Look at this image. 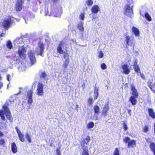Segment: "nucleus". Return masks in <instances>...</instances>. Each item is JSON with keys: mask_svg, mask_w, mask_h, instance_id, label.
I'll list each match as a JSON object with an SVG mask.
<instances>
[{"mask_svg": "<svg viewBox=\"0 0 155 155\" xmlns=\"http://www.w3.org/2000/svg\"><path fill=\"white\" fill-rule=\"evenodd\" d=\"M135 144L136 142L135 140H130L128 144V147H133Z\"/></svg>", "mask_w": 155, "mask_h": 155, "instance_id": "22", "label": "nucleus"}, {"mask_svg": "<svg viewBox=\"0 0 155 155\" xmlns=\"http://www.w3.org/2000/svg\"><path fill=\"white\" fill-rule=\"evenodd\" d=\"M98 89L96 87H95L94 89V100H96L97 97L98 96Z\"/></svg>", "mask_w": 155, "mask_h": 155, "instance_id": "19", "label": "nucleus"}, {"mask_svg": "<svg viewBox=\"0 0 155 155\" xmlns=\"http://www.w3.org/2000/svg\"><path fill=\"white\" fill-rule=\"evenodd\" d=\"M63 53L64 54V57L65 59V60L68 59L69 60L68 54L67 53H65L64 52Z\"/></svg>", "mask_w": 155, "mask_h": 155, "instance_id": "38", "label": "nucleus"}, {"mask_svg": "<svg viewBox=\"0 0 155 155\" xmlns=\"http://www.w3.org/2000/svg\"><path fill=\"white\" fill-rule=\"evenodd\" d=\"M149 116L153 119H155V113L152 109H149L148 110Z\"/></svg>", "mask_w": 155, "mask_h": 155, "instance_id": "16", "label": "nucleus"}, {"mask_svg": "<svg viewBox=\"0 0 155 155\" xmlns=\"http://www.w3.org/2000/svg\"><path fill=\"white\" fill-rule=\"evenodd\" d=\"M3 83L1 82H0V89L3 87Z\"/></svg>", "mask_w": 155, "mask_h": 155, "instance_id": "56", "label": "nucleus"}, {"mask_svg": "<svg viewBox=\"0 0 155 155\" xmlns=\"http://www.w3.org/2000/svg\"><path fill=\"white\" fill-rule=\"evenodd\" d=\"M84 86H85V84H84V83L82 85V87L83 88H84Z\"/></svg>", "mask_w": 155, "mask_h": 155, "instance_id": "62", "label": "nucleus"}, {"mask_svg": "<svg viewBox=\"0 0 155 155\" xmlns=\"http://www.w3.org/2000/svg\"><path fill=\"white\" fill-rule=\"evenodd\" d=\"M145 15L146 18L147 20L149 21H150L151 20V18L147 13H146Z\"/></svg>", "mask_w": 155, "mask_h": 155, "instance_id": "32", "label": "nucleus"}, {"mask_svg": "<svg viewBox=\"0 0 155 155\" xmlns=\"http://www.w3.org/2000/svg\"><path fill=\"white\" fill-rule=\"evenodd\" d=\"M140 75L141 77L143 79H145V75L141 73L140 72Z\"/></svg>", "mask_w": 155, "mask_h": 155, "instance_id": "50", "label": "nucleus"}, {"mask_svg": "<svg viewBox=\"0 0 155 155\" xmlns=\"http://www.w3.org/2000/svg\"><path fill=\"white\" fill-rule=\"evenodd\" d=\"M148 131V129L147 126H145L143 128V131L147 133Z\"/></svg>", "mask_w": 155, "mask_h": 155, "instance_id": "41", "label": "nucleus"}, {"mask_svg": "<svg viewBox=\"0 0 155 155\" xmlns=\"http://www.w3.org/2000/svg\"><path fill=\"white\" fill-rule=\"evenodd\" d=\"M26 139H27L29 143H31V137H28Z\"/></svg>", "mask_w": 155, "mask_h": 155, "instance_id": "54", "label": "nucleus"}, {"mask_svg": "<svg viewBox=\"0 0 155 155\" xmlns=\"http://www.w3.org/2000/svg\"><path fill=\"white\" fill-rule=\"evenodd\" d=\"M94 113L95 114H98L99 112L100 108L97 105H95L94 107Z\"/></svg>", "mask_w": 155, "mask_h": 155, "instance_id": "26", "label": "nucleus"}, {"mask_svg": "<svg viewBox=\"0 0 155 155\" xmlns=\"http://www.w3.org/2000/svg\"><path fill=\"white\" fill-rule=\"evenodd\" d=\"M109 108V107L107 104H106L104 105L102 112V114L104 116H105L107 115V112Z\"/></svg>", "mask_w": 155, "mask_h": 155, "instance_id": "14", "label": "nucleus"}, {"mask_svg": "<svg viewBox=\"0 0 155 155\" xmlns=\"http://www.w3.org/2000/svg\"><path fill=\"white\" fill-rule=\"evenodd\" d=\"M78 28L81 32L84 31V28L83 26V22L81 21L79 23L78 25Z\"/></svg>", "mask_w": 155, "mask_h": 155, "instance_id": "20", "label": "nucleus"}, {"mask_svg": "<svg viewBox=\"0 0 155 155\" xmlns=\"http://www.w3.org/2000/svg\"><path fill=\"white\" fill-rule=\"evenodd\" d=\"M121 67L123 70V72L125 74H129L130 71L128 68L129 66L127 64H124L121 66Z\"/></svg>", "mask_w": 155, "mask_h": 155, "instance_id": "12", "label": "nucleus"}, {"mask_svg": "<svg viewBox=\"0 0 155 155\" xmlns=\"http://www.w3.org/2000/svg\"><path fill=\"white\" fill-rule=\"evenodd\" d=\"M6 78H7V80L8 81H10V79H11V76L10 75H8L7 76Z\"/></svg>", "mask_w": 155, "mask_h": 155, "instance_id": "51", "label": "nucleus"}, {"mask_svg": "<svg viewBox=\"0 0 155 155\" xmlns=\"http://www.w3.org/2000/svg\"><path fill=\"white\" fill-rule=\"evenodd\" d=\"M101 68L103 69H105L107 68L106 65L104 63H103L101 64Z\"/></svg>", "mask_w": 155, "mask_h": 155, "instance_id": "43", "label": "nucleus"}, {"mask_svg": "<svg viewBox=\"0 0 155 155\" xmlns=\"http://www.w3.org/2000/svg\"><path fill=\"white\" fill-rule=\"evenodd\" d=\"M54 2L57 3L58 0H52Z\"/></svg>", "mask_w": 155, "mask_h": 155, "instance_id": "60", "label": "nucleus"}, {"mask_svg": "<svg viewBox=\"0 0 155 155\" xmlns=\"http://www.w3.org/2000/svg\"><path fill=\"white\" fill-rule=\"evenodd\" d=\"M99 53L98 57L100 58H102L104 56V54L102 51H100L99 52H98Z\"/></svg>", "mask_w": 155, "mask_h": 155, "instance_id": "39", "label": "nucleus"}, {"mask_svg": "<svg viewBox=\"0 0 155 155\" xmlns=\"http://www.w3.org/2000/svg\"><path fill=\"white\" fill-rule=\"evenodd\" d=\"M28 55L31 61V65L34 64L36 62V59L34 52L31 50H30L28 52Z\"/></svg>", "mask_w": 155, "mask_h": 155, "instance_id": "6", "label": "nucleus"}, {"mask_svg": "<svg viewBox=\"0 0 155 155\" xmlns=\"http://www.w3.org/2000/svg\"><path fill=\"white\" fill-rule=\"evenodd\" d=\"M29 137L30 136L27 133H26L25 136V137L26 138H27L28 137Z\"/></svg>", "mask_w": 155, "mask_h": 155, "instance_id": "58", "label": "nucleus"}, {"mask_svg": "<svg viewBox=\"0 0 155 155\" xmlns=\"http://www.w3.org/2000/svg\"><path fill=\"white\" fill-rule=\"evenodd\" d=\"M19 140L22 142H24L25 140L24 137V135L21 133V132L18 134Z\"/></svg>", "mask_w": 155, "mask_h": 155, "instance_id": "24", "label": "nucleus"}, {"mask_svg": "<svg viewBox=\"0 0 155 155\" xmlns=\"http://www.w3.org/2000/svg\"><path fill=\"white\" fill-rule=\"evenodd\" d=\"M6 46L7 48L9 49H11L12 48V43L10 41H8L6 43Z\"/></svg>", "mask_w": 155, "mask_h": 155, "instance_id": "27", "label": "nucleus"}, {"mask_svg": "<svg viewBox=\"0 0 155 155\" xmlns=\"http://www.w3.org/2000/svg\"><path fill=\"white\" fill-rule=\"evenodd\" d=\"M33 91H30L28 92L27 96L28 97H32Z\"/></svg>", "mask_w": 155, "mask_h": 155, "instance_id": "35", "label": "nucleus"}, {"mask_svg": "<svg viewBox=\"0 0 155 155\" xmlns=\"http://www.w3.org/2000/svg\"><path fill=\"white\" fill-rule=\"evenodd\" d=\"M90 140L89 136H87L81 142V145L83 150L82 155H89L87 148L88 143Z\"/></svg>", "mask_w": 155, "mask_h": 155, "instance_id": "2", "label": "nucleus"}, {"mask_svg": "<svg viewBox=\"0 0 155 155\" xmlns=\"http://www.w3.org/2000/svg\"><path fill=\"white\" fill-rule=\"evenodd\" d=\"M24 2V0H18L15 5V8L17 11H20L22 8V4Z\"/></svg>", "mask_w": 155, "mask_h": 155, "instance_id": "9", "label": "nucleus"}, {"mask_svg": "<svg viewBox=\"0 0 155 155\" xmlns=\"http://www.w3.org/2000/svg\"><path fill=\"white\" fill-rule=\"evenodd\" d=\"M84 13H81L80 15V18L83 20H84Z\"/></svg>", "mask_w": 155, "mask_h": 155, "instance_id": "42", "label": "nucleus"}, {"mask_svg": "<svg viewBox=\"0 0 155 155\" xmlns=\"http://www.w3.org/2000/svg\"><path fill=\"white\" fill-rule=\"evenodd\" d=\"M134 39L132 36H127L126 37V42L128 46H132L134 42Z\"/></svg>", "mask_w": 155, "mask_h": 155, "instance_id": "10", "label": "nucleus"}, {"mask_svg": "<svg viewBox=\"0 0 155 155\" xmlns=\"http://www.w3.org/2000/svg\"><path fill=\"white\" fill-rule=\"evenodd\" d=\"M130 140V139L128 137H126L125 139H124V141L125 143H128Z\"/></svg>", "mask_w": 155, "mask_h": 155, "instance_id": "40", "label": "nucleus"}, {"mask_svg": "<svg viewBox=\"0 0 155 155\" xmlns=\"http://www.w3.org/2000/svg\"><path fill=\"white\" fill-rule=\"evenodd\" d=\"M125 14L128 17H131L133 14V9L128 5H127L125 8Z\"/></svg>", "mask_w": 155, "mask_h": 155, "instance_id": "7", "label": "nucleus"}, {"mask_svg": "<svg viewBox=\"0 0 155 155\" xmlns=\"http://www.w3.org/2000/svg\"><path fill=\"white\" fill-rule=\"evenodd\" d=\"M136 97L134 96H131L130 98L129 101L133 105L136 104L137 102V100Z\"/></svg>", "mask_w": 155, "mask_h": 155, "instance_id": "15", "label": "nucleus"}, {"mask_svg": "<svg viewBox=\"0 0 155 155\" xmlns=\"http://www.w3.org/2000/svg\"><path fill=\"white\" fill-rule=\"evenodd\" d=\"M154 133L155 134V124H154Z\"/></svg>", "mask_w": 155, "mask_h": 155, "instance_id": "63", "label": "nucleus"}, {"mask_svg": "<svg viewBox=\"0 0 155 155\" xmlns=\"http://www.w3.org/2000/svg\"><path fill=\"white\" fill-rule=\"evenodd\" d=\"M130 89L132 91V94L133 96H135L136 97H138V94L137 89L135 88L133 84H131L130 86Z\"/></svg>", "mask_w": 155, "mask_h": 155, "instance_id": "11", "label": "nucleus"}, {"mask_svg": "<svg viewBox=\"0 0 155 155\" xmlns=\"http://www.w3.org/2000/svg\"><path fill=\"white\" fill-rule=\"evenodd\" d=\"M46 76V74L44 72H42L40 75V77L43 78H45Z\"/></svg>", "mask_w": 155, "mask_h": 155, "instance_id": "44", "label": "nucleus"}, {"mask_svg": "<svg viewBox=\"0 0 155 155\" xmlns=\"http://www.w3.org/2000/svg\"><path fill=\"white\" fill-rule=\"evenodd\" d=\"M114 155H120L119 150L117 148H116L114 151Z\"/></svg>", "mask_w": 155, "mask_h": 155, "instance_id": "34", "label": "nucleus"}, {"mask_svg": "<svg viewBox=\"0 0 155 155\" xmlns=\"http://www.w3.org/2000/svg\"><path fill=\"white\" fill-rule=\"evenodd\" d=\"M15 129L16 130L18 134L21 132L20 130L18 129L17 127H15Z\"/></svg>", "mask_w": 155, "mask_h": 155, "instance_id": "52", "label": "nucleus"}, {"mask_svg": "<svg viewBox=\"0 0 155 155\" xmlns=\"http://www.w3.org/2000/svg\"><path fill=\"white\" fill-rule=\"evenodd\" d=\"M5 143V141L4 139H1L0 140V144L3 145Z\"/></svg>", "mask_w": 155, "mask_h": 155, "instance_id": "48", "label": "nucleus"}, {"mask_svg": "<svg viewBox=\"0 0 155 155\" xmlns=\"http://www.w3.org/2000/svg\"><path fill=\"white\" fill-rule=\"evenodd\" d=\"M66 44L62 42H61L58 45V47H60L63 49H64L66 47Z\"/></svg>", "mask_w": 155, "mask_h": 155, "instance_id": "28", "label": "nucleus"}, {"mask_svg": "<svg viewBox=\"0 0 155 155\" xmlns=\"http://www.w3.org/2000/svg\"><path fill=\"white\" fill-rule=\"evenodd\" d=\"M11 149L12 152L14 153H16L17 151V147L15 143H13L11 145Z\"/></svg>", "mask_w": 155, "mask_h": 155, "instance_id": "17", "label": "nucleus"}, {"mask_svg": "<svg viewBox=\"0 0 155 155\" xmlns=\"http://www.w3.org/2000/svg\"><path fill=\"white\" fill-rule=\"evenodd\" d=\"M93 118L95 120H97L98 119L97 115V114H95L93 116Z\"/></svg>", "mask_w": 155, "mask_h": 155, "instance_id": "47", "label": "nucleus"}, {"mask_svg": "<svg viewBox=\"0 0 155 155\" xmlns=\"http://www.w3.org/2000/svg\"><path fill=\"white\" fill-rule=\"evenodd\" d=\"M91 15H92V20H93V19H95L96 18V16L95 14H94L93 13H92L90 15V16H91Z\"/></svg>", "mask_w": 155, "mask_h": 155, "instance_id": "49", "label": "nucleus"}, {"mask_svg": "<svg viewBox=\"0 0 155 155\" xmlns=\"http://www.w3.org/2000/svg\"><path fill=\"white\" fill-rule=\"evenodd\" d=\"M63 49L60 47H58L57 48V51L60 54H61L64 53V51L63 50Z\"/></svg>", "mask_w": 155, "mask_h": 155, "instance_id": "30", "label": "nucleus"}, {"mask_svg": "<svg viewBox=\"0 0 155 155\" xmlns=\"http://www.w3.org/2000/svg\"><path fill=\"white\" fill-rule=\"evenodd\" d=\"M134 69L135 71L137 73H138L139 71L140 72V68L137 65H135Z\"/></svg>", "mask_w": 155, "mask_h": 155, "instance_id": "33", "label": "nucleus"}, {"mask_svg": "<svg viewBox=\"0 0 155 155\" xmlns=\"http://www.w3.org/2000/svg\"><path fill=\"white\" fill-rule=\"evenodd\" d=\"M86 3L88 5L90 6L93 4V2L92 0H87Z\"/></svg>", "mask_w": 155, "mask_h": 155, "instance_id": "37", "label": "nucleus"}, {"mask_svg": "<svg viewBox=\"0 0 155 155\" xmlns=\"http://www.w3.org/2000/svg\"><path fill=\"white\" fill-rule=\"evenodd\" d=\"M94 123L92 122H91L88 124L87 125V127L88 128H91L94 127Z\"/></svg>", "mask_w": 155, "mask_h": 155, "instance_id": "31", "label": "nucleus"}, {"mask_svg": "<svg viewBox=\"0 0 155 155\" xmlns=\"http://www.w3.org/2000/svg\"><path fill=\"white\" fill-rule=\"evenodd\" d=\"M131 110H128V113L130 116L131 115Z\"/></svg>", "mask_w": 155, "mask_h": 155, "instance_id": "57", "label": "nucleus"}, {"mask_svg": "<svg viewBox=\"0 0 155 155\" xmlns=\"http://www.w3.org/2000/svg\"><path fill=\"white\" fill-rule=\"evenodd\" d=\"M21 68L20 67H19V70L21 71H24L25 69L24 68V69H22V68H21Z\"/></svg>", "mask_w": 155, "mask_h": 155, "instance_id": "59", "label": "nucleus"}, {"mask_svg": "<svg viewBox=\"0 0 155 155\" xmlns=\"http://www.w3.org/2000/svg\"><path fill=\"white\" fill-rule=\"evenodd\" d=\"M3 35H4V34H2V33L0 35V36H1V37H2V36H3Z\"/></svg>", "mask_w": 155, "mask_h": 155, "instance_id": "64", "label": "nucleus"}, {"mask_svg": "<svg viewBox=\"0 0 155 155\" xmlns=\"http://www.w3.org/2000/svg\"><path fill=\"white\" fill-rule=\"evenodd\" d=\"M123 127L124 129V130L125 131L127 129V127L126 124L125 123H124Z\"/></svg>", "mask_w": 155, "mask_h": 155, "instance_id": "46", "label": "nucleus"}, {"mask_svg": "<svg viewBox=\"0 0 155 155\" xmlns=\"http://www.w3.org/2000/svg\"><path fill=\"white\" fill-rule=\"evenodd\" d=\"M23 38L21 37L20 38H19L15 40V41L19 44L21 43L22 42H23Z\"/></svg>", "mask_w": 155, "mask_h": 155, "instance_id": "29", "label": "nucleus"}, {"mask_svg": "<svg viewBox=\"0 0 155 155\" xmlns=\"http://www.w3.org/2000/svg\"><path fill=\"white\" fill-rule=\"evenodd\" d=\"M88 103L89 104L91 105L93 104V100L92 98H90L88 99Z\"/></svg>", "mask_w": 155, "mask_h": 155, "instance_id": "45", "label": "nucleus"}, {"mask_svg": "<svg viewBox=\"0 0 155 155\" xmlns=\"http://www.w3.org/2000/svg\"><path fill=\"white\" fill-rule=\"evenodd\" d=\"M146 140L147 141V142L148 143H150L151 142V140L150 138H148L146 139Z\"/></svg>", "mask_w": 155, "mask_h": 155, "instance_id": "55", "label": "nucleus"}, {"mask_svg": "<svg viewBox=\"0 0 155 155\" xmlns=\"http://www.w3.org/2000/svg\"><path fill=\"white\" fill-rule=\"evenodd\" d=\"M69 60L68 59H66L64 61V63L62 65V67L64 68H66L69 64Z\"/></svg>", "mask_w": 155, "mask_h": 155, "instance_id": "23", "label": "nucleus"}, {"mask_svg": "<svg viewBox=\"0 0 155 155\" xmlns=\"http://www.w3.org/2000/svg\"><path fill=\"white\" fill-rule=\"evenodd\" d=\"M12 21L11 17H8L5 19L1 23V25L6 29H8L10 26V25Z\"/></svg>", "mask_w": 155, "mask_h": 155, "instance_id": "3", "label": "nucleus"}, {"mask_svg": "<svg viewBox=\"0 0 155 155\" xmlns=\"http://www.w3.org/2000/svg\"><path fill=\"white\" fill-rule=\"evenodd\" d=\"M56 153L57 154H58L60 153V149L59 148H57L56 150Z\"/></svg>", "mask_w": 155, "mask_h": 155, "instance_id": "53", "label": "nucleus"}, {"mask_svg": "<svg viewBox=\"0 0 155 155\" xmlns=\"http://www.w3.org/2000/svg\"><path fill=\"white\" fill-rule=\"evenodd\" d=\"M91 10L92 13L97 14L100 10V8L97 5H95L92 8Z\"/></svg>", "mask_w": 155, "mask_h": 155, "instance_id": "13", "label": "nucleus"}, {"mask_svg": "<svg viewBox=\"0 0 155 155\" xmlns=\"http://www.w3.org/2000/svg\"><path fill=\"white\" fill-rule=\"evenodd\" d=\"M32 97H28V104L31 105L32 103Z\"/></svg>", "mask_w": 155, "mask_h": 155, "instance_id": "36", "label": "nucleus"}, {"mask_svg": "<svg viewBox=\"0 0 155 155\" xmlns=\"http://www.w3.org/2000/svg\"><path fill=\"white\" fill-rule=\"evenodd\" d=\"M150 148L153 151L154 155H155V143L154 142H151L150 145Z\"/></svg>", "mask_w": 155, "mask_h": 155, "instance_id": "21", "label": "nucleus"}, {"mask_svg": "<svg viewBox=\"0 0 155 155\" xmlns=\"http://www.w3.org/2000/svg\"><path fill=\"white\" fill-rule=\"evenodd\" d=\"M133 32L136 36H138L139 35V30L135 27H133L132 28Z\"/></svg>", "mask_w": 155, "mask_h": 155, "instance_id": "18", "label": "nucleus"}, {"mask_svg": "<svg viewBox=\"0 0 155 155\" xmlns=\"http://www.w3.org/2000/svg\"><path fill=\"white\" fill-rule=\"evenodd\" d=\"M56 12L57 13L55 15V16L57 17H60L62 13V10L61 8H60L58 10V12L57 11Z\"/></svg>", "mask_w": 155, "mask_h": 155, "instance_id": "25", "label": "nucleus"}, {"mask_svg": "<svg viewBox=\"0 0 155 155\" xmlns=\"http://www.w3.org/2000/svg\"><path fill=\"white\" fill-rule=\"evenodd\" d=\"M13 102V100L12 98H10L9 100H7L6 101L5 105L3 106V111L2 110L0 111V115L3 120H5V117L4 115V114H5L7 118L11 121L12 117L11 115L10 112L7 106L9 105V102Z\"/></svg>", "mask_w": 155, "mask_h": 155, "instance_id": "1", "label": "nucleus"}, {"mask_svg": "<svg viewBox=\"0 0 155 155\" xmlns=\"http://www.w3.org/2000/svg\"><path fill=\"white\" fill-rule=\"evenodd\" d=\"M43 89V84L42 83H39L38 85L36 90L38 95L42 96L43 95L44 93Z\"/></svg>", "mask_w": 155, "mask_h": 155, "instance_id": "8", "label": "nucleus"}, {"mask_svg": "<svg viewBox=\"0 0 155 155\" xmlns=\"http://www.w3.org/2000/svg\"><path fill=\"white\" fill-rule=\"evenodd\" d=\"M18 52L19 56L22 59H24L26 57V51L24 45L19 46Z\"/></svg>", "mask_w": 155, "mask_h": 155, "instance_id": "4", "label": "nucleus"}, {"mask_svg": "<svg viewBox=\"0 0 155 155\" xmlns=\"http://www.w3.org/2000/svg\"><path fill=\"white\" fill-rule=\"evenodd\" d=\"M3 134L1 132H0V137H2L3 136Z\"/></svg>", "mask_w": 155, "mask_h": 155, "instance_id": "61", "label": "nucleus"}, {"mask_svg": "<svg viewBox=\"0 0 155 155\" xmlns=\"http://www.w3.org/2000/svg\"><path fill=\"white\" fill-rule=\"evenodd\" d=\"M44 49V45L43 43L40 42L39 43L38 46L35 52L37 55H40L42 56Z\"/></svg>", "mask_w": 155, "mask_h": 155, "instance_id": "5", "label": "nucleus"}]
</instances>
